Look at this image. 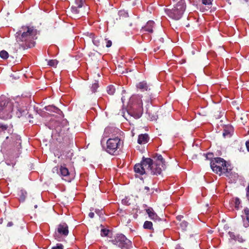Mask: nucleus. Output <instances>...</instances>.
Masks as SVG:
<instances>
[{"mask_svg": "<svg viewBox=\"0 0 249 249\" xmlns=\"http://www.w3.org/2000/svg\"><path fill=\"white\" fill-rule=\"evenodd\" d=\"M89 7L85 5V0H75L74 4L71 7V11L74 15L79 14L80 16H84L83 10H88Z\"/></svg>", "mask_w": 249, "mask_h": 249, "instance_id": "nucleus-8", "label": "nucleus"}, {"mask_svg": "<svg viewBox=\"0 0 249 249\" xmlns=\"http://www.w3.org/2000/svg\"><path fill=\"white\" fill-rule=\"evenodd\" d=\"M228 234L230 237V239L235 240V239L236 238V235H235L234 232L229 231L228 232Z\"/></svg>", "mask_w": 249, "mask_h": 249, "instance_id": "nucleus-32", "label": "nucleus"}, {"mask_svg": "<svg viewBox=\"0 0 249 249\" xmlns=\"http://www.w3.org/2000/svg\"><path fill=\"white\" fill-rule=\"evenodd\" d=\"M58 64L56 60H50L48 62V65L51 67H56Z\"/></svg>", "mask_w": 249, "mask_h": 249, "instance_id": "nucleus-26", "label": "nucleus"}, {"mask_svg": "<svg viewBox=\"0 0 249 249\" xmlns=\"http://www.w3.org/2000/svg\"><path fill=\"white\" fill-rule=\"evenodd\" d=\"M155 23L152 20L148 21L146 25L142 27L141 30V32L143 34L145 33H152L153 32V28L154 27Z\"/></svg>", "mask_w": 249, "mask_h": 249, "instance_id": "nucleus-13", "label": "nucleus"}, {"mask_svg": "<svg viewBox=\"0 0 249 249\" xmlns=\"http://www.w3.org/2000/svg\"><path fill=\"white\" fill-rule=\"evenodd\" d=\"M1 124H0V126H1Z\"/></svg>", "mask_w": 249, "mask_h": 249, "instance_id": "nucleus-52", "label": "nucleus"}, {"mask_svg": "<svg viewBox=\"0 0 249 249\" xmlns=\"http://www.w3.org/2000/svg\"><path fill=\"white\" fill-rule=\"evenodd\" d=\"M113 245H115L122 249H129L132 247V243L123 234H118L114 239L109 240Z\"/></svg>", "mask_w": 249, "mask_h": 249, "instance_id": "nucleus-7", "label": "nucleus"}, {"mask_svg": "<svg viewBox=\"0 0 249 249\" xmlns=\"http://www.w3.org/2000/svg\"><path fill=\"white\" fill-rule=\"evenodd\" d=\"M37 30L33 27L22 26L16 34L17 42L24 50L34 46Z\"/></svg>", "mask_w": 249, "mask_h": 249, "instance_id": "nucleus-2", "label": "nucleus"}, {"mask_svg": "<svg viewBox=\"0 0 249 249\" xmlns=\"http://www.w3.org/2000/svg\"><path fill=\"white\" fill-rule=\"evenodd\" d=\"M210 165L213 172L220 176L224 174L227 177H230L232 174L231 165L221 158H213L211 161Z\"/></svg>", "mask_w": 249, "mask_h": 249, "instance_id": "nucleus-3", "label": "nucleus"}, {"mask_svg": "<svg viewBox=\"0 0 249 249\" xmlns=\"http://www.w3.org/2000/svg\"><path fill=\"white\" fill-rule=\"evenodd\" d=\"M174 7L172 9H165L166 15L171 18L178 20L182 17L186 9L185 0H173Z\"/></svg>", "mask_w": 249, "mask_h": 249, "instance_id": "nucleus-4", "label": "nucleus"}, {"mask_svg": "<svg viewBox=\"0 0 249 249\" xmlns=\"http://www.w3.org/2000/svg\"><path fill=\"white\" fill-rule=\"evenodd\" d=\"M52 249H63V246L61 244H57L56 246L53 247Z\"/></svg>", "mask_w": 249, "mask_h": 249, "instance_id": "nucleus-35", "label": "nucleus"}, {"mask_svg": "<svg viewBox=\"0 0 249 249\" xmlns=\"http://www.w3.org/2000/svg\"><path fill=\"white\" fill-rule=\"evenodd\" d=\"M95 212L96 213L99 214L100 212V211L99 210H96Z\"/></svg>", "mask_w": 249, "mask_h": 249, "instance_id": "nucleus-47", "label": "nucleus"}, {"mask_svg": "<svg viewBox=\"0 0 249 249\" xmlns=\"http://www.w3.org/2000/svg\"><path fill=\"white\" fill-rule=\"evenodd\" d=\"M27 192L24 190H21L19 193V200L20 202H24L26 199L27 196Z\"/></svg>", "mask_w": 249, "mask_h": 249, "instance_id": "nucleus-19", "label": "nucleus"}, {"mask_svg": "<svg viewBox=\"0 0 249 249\" xmlns=\"http://www.w3.org/2000/svg\"><path fill=\"white\" fill-rule=\"evenodd\" d=\"M140 112L137 114L136 117L137 118H139L141 117L142 115V101H141V103H140Z\"/></svg>", "mask_w": 249, "mask_h": 249, "instance_id": "nucleus-28", "label": "nucleus"}, {"mask_svg": "<svg viewBox=\"0 0 249 249\" xmlns=\"http://www.w3.org/2000/svg\"><path fill=\"white\" fill-rule=\"evenodd\" d=\"M182 218H183V216L181 215H179L177 216V219L179 221H181V220L182 219Z\"/></svg>", "mask_w": 249, "mask_h": 249, "instance_id": "nucleus-42", "label": "nucleus"}, {"mask_svg": "<svg viewBox=\"0 0 249 249\" xmlns=\"http://www.w3.org/2000/svg\"><path fill=\"white\" fill-rule=\"evenodd\" d=\"M12 138L16 139V140L17 141V143H19V144H20L21 139L19 136L16 134H14L12 135Z\"/></svg>", "mask_w": 249, "mask_h": 249, "instance_id": "nucleus-31", "label": "nucleus"}, {"mask_svg": "<svg viewBox=\"0 0 249 249\" xmlns=\"http://www.w3.org/2000/svg\"><path fill=\"white\" fill-rule=\"evenodd\" d=\"M136 88L142 92L147 91L149 90V86L147 84V82L143 81L139 82L136 85Z\"/></svg>", "mask_w": 249, "mask_h": 249, "instance_id": "nucleus-15", "label": "nucleus"}, {"mask_svg": "<svg viewBox=\"0 0 249 249\" xmlns=\"http://www.w3.org/2000/svg\"><path fill=\"white\" fill-rule=\"evenodd\" d=\"M89 216L91 218H92L94 217V213L93 212H90L89 214Z\"/></svg>", "mask_w": 249, "mask_h": 249, "instance_id": "nucleus-41", "label": "nucleus"}, {"mask_svg": "<svg viewBox=\"0 0 249 249\" xmlns=\"http://www.w3.org/2000/svg\"><path fill=\"white\" fill-rule=\"evenodd\" d=\"M0 57L3 59H7L9 57V54L5 50H2L0 52Z\"/></svg>", "mask_w": 249, "mask_h": 249, "instance_id": "nucleus-23", "label": "nucleus"}, {"mask_svg": "<svg viewBox=\"0 0 249 249\" xmlns=\"http://www.w3.org/2000/svg\"><path fill=\"white\" fill-rule=\"evenodd\" d=\"M157 116H154L151 118L152 120H157Z\"/></svg>", "mask_w": 249, "mask_h": 249, "instance_id": "nucleus-45", "label": "nucleus"}, {"mask_svg": "<svg viewBox=\"0 0 249 249\" xmlns=\"http://www.w3.org/2000/svg\"><path fill=\"white\" fill-rule=\"evenodd\" d=\"M204 156H205V157L206 158V159L207 160H210L211 161L213 159V153H206V154H204Z\"/></svg>", "mask_w": 249, "mask_h": 249, "instance_id": "nucleus-27", "label": "nucleus"}, {"mask_svg": "<svg viewBox=\"0 0 249 249\" xmlns=\"http://www.w3.org/2000/svg\"><path fill=\"white\" fill-rule=\"evenodd\" d=\"M143 228L144 229H147V230H152V231L154 230V229L153 227V223L152 222L149 221H146L144 222L143 225Z\"/></svg>", "mask_w": 249, "mask_h": 249, "instance_id": "nucleus-20", "label": "nucleus"}, {"mask_svg": "<svg viewBox=\"0 0 249 249\" xmlns=\"http://www.w3.org/2000/svg\"><path fill=\"white\" fill-rule=\"evenodd\" d=\"M188 223L186 221H182L180 222L179 226L182 230L185 231L188 227Z\"/></svg>", "mask_w": 249, "mask_h": 249, "instance_id": "nucleus-25", "label": "nucleus"}, {"mask_svg": "<svg viewBox=\"0 0 249 249\" xmlns=\"http://www.w3.org/2000/svg\"><path fill=\"white\" fill-rule=\"evenodd\" d=\"M245 216H243L244 226L245 227L249 226V209L247 207L244 209Z\"/></svg>", "mask_w": 249, "mask_h": 249, "instance_id": "nucleus-16", "label": "nucleus"}, {"mask_svg": "<svg viewBox=\"0 0 249 249\" xmlns=\"http://www.w3.org/2000/svg\"><path fill=\"white\" fill-rule=\"evenodd\" d=\"M9 138L8 137H6V139H8Z\"/></svg>", "mask_w": 249, "mask_h": 249, "instance_id": "nucleus-51", "label": "nucleus"}, {"mask_svg": "<svg viewBox=\"0 0 249 249\" xmlns=\"http://www.w3.org/2000/svg\"><path fill=\"white\" fill-rule=\"evenodd\" d=\"M13 104L5 97H0V118L3 120L10 119L13 110Z\"/></svg>", "mask_w": 249, "mask_h": 249, "instance_id": "nucleus-5", "label": "nucleus"}, {"mask_svg": "<svg viewBox=\"0 0 249 249\" xmlns=\"http://www.w3.org/2000/svg\"><path fill=\"white\" fill-rule=\"evenodd\" d=\"M175 249H184L179 245H177L175 248Z\"/></svg>", "mask_w": 249, "mask_h": 249, "instance_id": "nucleus-44", "label": "nucleus"}, {"mask_svg": "<svg viewBox=\"0 0 249 249\" xmlns=\"http://www.w3.org/2000/svg\"><path fill=\"white\" fill-rule=\"evenodd\" d=\"M112 45V42L109 40H106V47L109 48Z\"/></svg>", "mask_w": 249, "mask_h": 249, "instance_id": "nucleus-37", "label": "nucleus"}, {"mask_svg": "<svg viewBox=\"0 0 249 249\" xmlns=\"http://www.w3.org/2000/svg\"><path fill=\"white\" fill-rule=\"evenodd\" d=\"M155 158L154 161L150 158H145L141 163L136 164L134 167L135 172L138 175L142 176L146 174L148 170L152 175H160L165 169V161L161 155L156 154Z\"/></svg>", "mask_w": 249, "mask_h": 249, "instance_id": "nucleus-1", "label": "nucleus"}, {"mask_svg": "<svg viewBox=\"0 0 249 249\" xmlns=\"http://www.w3.org/2000/svg\"><path fill=\"white\" fill-rule=\"evenodd\" d=\"M115 88L113 85H109L107 88V91L108 94L109 95H113L115 92Z\"/></svg>", "mask_w": 249, "mask_h": 249, "instance_id": "nucleus-21", "label": "nucleus"}, {"mask_svg": "<svg viewBox=\"0 0 249 249\" xmlns=\"http://www.w3.org/2000/svg\"><path fill=\"white\" fill-rule=\"evenodd\" d=\"M235 241H237L239 242L242 243L244 241V239L239 234L236 235V238Z\"/></svg>", "mask_w": 249, "mask_h": 249, "instance_id": "nucleus-34", "label": "nucleus"}, {"mask_svg": "<svg viewBox=\"0 0 249 249\" xmlns=\"http://www.w3.org/2000/svg\"><path fill=\"white\" fill-rule=\"evenodd\" d=\"M246 146L248 151L249 152V140L246 142Z\"/></svg>", "mask_w": 249, "mask_h": 249, "instance_id": "nucleus-40", "label": "nucleus"}, {"mask_svg": "<svg viewBox=\"0 0 249 249\" xmlns=\"http://www.w3.org/2000/svg\"><path fill=\"white\" fill-rule=\"evenodd\" d=\"M124 133L119 128L113 126H108L104 130V136L105 137L122 138Z\"/></svg>", "mask_w": 249, "mask_h": 249, "instance_id": "nucleus-9", "label": "nucleus"}, {"mask_svg": "<svg viewBox=\"0 0 249 249\" xmlns=\"http://www.w3.org/2000/svg\"><path fill=\"white\" fill-rule=\"evenodd\" d=\"M37 206L36 205L35 206V208H37Z\"/></svg>", "mask_w": 249, "mask_h": 249, "instance_id": "nucleus-49", "label": "nucleus"}, {"mask_svg": "<svg viewBox=\"0 0 249 249\" xmlns=\"http://www.w3.org/2000/svg\"><path fill=\"white\" fill-rule=\"evenodd\" d=\"M99 87V85L98 82L96 81L95 83L92 84L91 87H90L91 91L92 93H94L97 91V89Z\"/></svg>", "mask_w": 249, "mask_h": 249, "instance_id": "nucleus-24", "label": "nucleus"}, {"mask_svg": "<svg viewBox=\"0 0 249 249\" xmlns=\"http://www.w3.org/2000/svg\"><path fill=\"white\" fill-rule=\"evenodd\" d=\"M8 126L7 125L1 124V126H0V128H1L3 131H5L8 129Z\"/></svg>", "mask_w": 249, "mask_h": 249, "instance_id": "nucleus-38", "label": "nucleus"}, {"mask_svg": "<svg viewBox=\"0 0 249 249\" xmlns=\"http://www.w3.org/2000/svg\"><path fill=\"white\" fill-rule=\"evenodd\" d=\"M17 111H18L19 112V114H21L24 111V110L21 109V108H20L18 107H17Z\"/></svg>", "mask_w": 249, "mask_h": 249, "instance_id": "nucleus-39", "label": "nucleus"}, {"mask_svg": "<svg viewBox=\"0 0 249 249\" xmlns=\"http://www.w3.org/2000/svg\"><path fill=\"white\" fill-rule=\"evenodd\" d=\"M149 140V137L147 134H142L139 135L138 142L140 144H143L147 143Z\"/></svg>", "mask_w": 249, "mask_h": 249, "instance_id": "nucleus-17", "label": "nucleus"}, {"mask_svg": "<svg viewBox=\"0 0 249 249\" xmlns=\"http://www.w3.org/2000/svg\"><path fill=\"white\" fill-rule=\"evenodd\" d=\"M144 190H146L147 191H148L149 190V188L147 186H145L144 187Z\"/></svg>", "mask_w": 249, "mask_h": 249, "instance_id": "nucleus-46", "label": "nucleus"}, {"mask_svg": "<svg viewBox=\"0 0 249 249\" xmlns=\"http://www.w3.org/2000/svg\"><path fill=\"white\" fill-rule=\"evenodd\" d=\"M123 145V141L122 138H109L106 142V151L110 155H117Z\"/></svg>", "mask_w": 249, "mask_h": 249, "instance_id": "nucleus-6", "label": "nucleus"}, {"mask_svg": "<svg viewBox=\"0 0 249 249\" xmlns=\"http://www.w3.org/2000/svg\"><path fill=\"white\" fill-rule=\"evenodd\" d=\"M59 175L62 177V179L68 182H70L71 180L69 171L65 166H60L59 168Z\"/></svg>", "mask_w": 249, "mask_h": 249, "instance_id": "nucleus-11", "label": "nucleus"}, {"mask_svg": "<svg viewBox=\"0 0 249 249\" xmlns=\"http://www.w3.org/2000/svg\"><path fill=\"white\" fill-rule=\"evenodd\" d=\"M246 197L247 199L249 201V184L248 185L246 189Z\"/></svg>", "mask_w": 249, "mask_h": 249, "instance_id": "nucleus-36", "label": "nucleus"}, {"mask_svg": "<svg viewBox=\"0 0 249 249\" xmlns=\"http://www.w3.org/2000/svg\"><path fill=\"white\" fill-rule=\"evenodd\" d=\"M233 132V128L231 126L227 127L224 130L223 135L224 137H230Z\"/></svg>", "mask_w": 249, "mask_h": 249, "instance_id": "nucleus-18", "label": "nucleus"}, {"mask_svg": "<svg viewBox=\"0 0 249 249\" xmlns=\"http://www.w3.org/2000/svg\"><path fill=\"white\" fill-rule=\"evenodd\" d=\"M118 15L119 16L120 18H126L128 17V13L125 10H120L118 12Z\"/></svg>", "mask_w": 249, "mask_h": 249, "instance_id": "nucleus-22", "label": "nucleus"}, {"mask_svg": "<svg viewBox=\"0 0 249 249\" xmlns=\"http://www.w3.org/2000/svg\"><path fill=\"white\" fill-rule=\"evenodd\" d=\"M121 100H122V102H123V103H124V97H122V98H121Z\"/></svg>", "mask_w": 249, "mask_h": 249, "instance_id": "nucleus-48", "label": "nucleus"}, {"mask_svg": "<svg viewBox=\"0 0 249 249\" xmlns=\"http://www.w3.org/2000/svg\"><path fill=\"white\" fill-rule=\"evenodd\" d=\"M87 35L92 39L93 44L97 47L102 46L103 39L101 36H95L92 33H87Z\"/></svg>", "mask_w": 249, "mask_h": 249, "instance_id": "nucleus-12", "label": "nucleus"}, {"mask_svg": "<svg viewBox=\"0 0 249 249\" xmlns=\"http://www.w3.org/2000/svg\"><path fill=\"white\" fill-rule=\"evenodd\" d=\"M69 234V229L68 226L65 223H60L58 225L57 229V232H55V238L57 239V237L59 235L63 236L64 237L67 236Z\"/></svg>", "mask_w": 249, "mask_h": 249, "instance_id": "nucleus-10", "label": "nucleus"}, {"mask_svg": "<svg viewBox=\"0 0 249 249\" xmlns=\"http://www.w3.org/2000/svg\"><path fill=\"white\" fill-rule=\"evenodd\" d=\"M235 207L237 209H239V206L241 204V201L239 198H235L234 201Z\"/></svg>", "mask_w": 249, "mask_h": 249, "instance_id": "nucleus-30", "label": "nucleus"}, {"mask_svg": "<svg viewBox=\"0 0 249 249\" xmlns=\"http://www.w3.org/2000/svg\"><path fill=\"white\" fill-rule=\"evenodd\" d=\"M13 225V223L12 222L10 221V222H9L8 223H7V226L9 227H11Z\"/></svg>", "mask_w": 249, "mask_h": 249, "instance_id": "nucleus-43", "label": "nucleus"}, {"mask_svg": "<svg viewBox=\"0 0 249 249\" xmlns=\"http://www.w3.org/2000/svg\"><path fill=\"white\" fill-rule=\"evenodd\" d=\"M57 109L58 110V111L59 112H61V111H60V110L58 109Z\"/></svg>", "mask_w": 249, "mask_h": 249, "instance_id": "nucleus-50", "label": "nucleus"}, {"mask_svg": "<svg viewBox=\"0 0 249 249\" xmlns=\"http://www.w3.org/2000/svg\"><path fill=\"white\" fill-rule=\"evenodd\" d=\"M146 212L151 219L154 221H160V218L158 216L152 208L146 210Z\"/></svg>", "mask_w": 249, "mask_h": 249, "instance_id": "nucleus-14", "label": "nucleus"}, {"mask_svg": "<svg viewBox=\"0 0 249 249\" xmlns=\"http://www.w3.org/2000/svg\"><path fill=\"white\" fill-rule=\"evenodd\" d=\"M203 4L205 5H211L212 4L213 0H201Z\"/></svg>", "mask_w": 249, "mask_h": 249, "instance_id": "nucleus-33", "label": "nucleus"}, {"mask_svg": "<svg viewBox=\"0 0 249 249\" xmlns=\"http://www.w3.org/2000/svg\"><path fill=\"white\" fill-rule=\"evenodd\" d=\"M109 230L105 229H102L101 231V235L102 236H106L108 235Z\"/></svg>", "mask_w": 249, "mask_h": 249, "instance_id": "nucleus-29", "label": "nucleus"}]
</instances>
